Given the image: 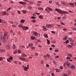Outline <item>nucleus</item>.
Returning a JSON list of instances; mask_svg holds the SVG:
<instances>
[{
    "label": "nucleus",
    "instance_id": "nucleus-11",
    "mask_svg": "<svg viewBox=\"0 0 76 76\" xmlns=\"http://www.w3.org/2000/svg\"><path fill=\"white\" fill-rule=\"evenodd\" d=\"M34 46V45L33 44H32V43H31L29 44L28 45V47H32Z\"/></svg>",
    "mask_w": 76,
    "mask_h": 76
},
{
    "label": "nucleus",
    "instance_id": "nucleus-21",
    "mask_svg": "<svg viewBox=\"0 0 76 76\" xmlns=\"http://www.w3.org/2000/svg\"><path fill=\"white\" fill-rule=\"evenodd\" d=\"M68 56L70 57H72V54H68Z\"/></svg>",
    "mask_w": 76,
    "mask_h": 76
},
{
    "label": "nucleus",
    "instance_id": "nucleus-59",
    "mask_svg": "<svg viewBox=\"0 0 76 76\" xmlns=\"http://www.w3.org/2000/svg\"><path fill=\"white\" fill-rule=\"evenodd\" d=\"M46 66L47 67H49V65L48 64H47L46 65Z\"/></svg>",
    "mask_w": 76,
    "mask_h": 76
},
{
    "label": "nucleus",
    "instance_id": "nucleus-32",
    "mask_svg": "<svg viewBox=\"0 0 76 76\" xmlns=\"http://www.w3.org/2000/svg\"><path fill=\"white\" fill-rule=\"evenodd\" d=\"M3 14L4 15H6V12H3Z\"/></svg>",
    "mask_w": 76,
    "mask_h": 76
},
{
    "label": "nucleus",
    "instance_id": "nucleus-4",
    "mask_svg": "<svg viewBox=\"0 0 76 76\" xmlns=\"http://www.w3.org/2000/svg\"><path fill=\"white\" fill-rule=\"evenodd\" d=\"M58 13H60V14H64V15H66V14H69V13L67 12H64L62 11L61 10H59V12H58Z\"/></svg>",
    "mask_w": 76,
    "mask_h": 76
},
{
    "label": "nucleus",
    "instance_id": "nucleus-10",
    "mask_svg": "<svg viewBox=\"0 0 76 76\" xmlns=\"http://www.w3.org/2000/svg\"><path fill=\"white\" fill-rule=\"evenodd\" d=\"M70 67L72 69H75V65H72V64H71L70 65Z\"/></svg>",
    "mask_w": 76,
    "mask_h": 76
},
{
    "label": "nucleus",
    "instance_id": "nucleus-43",
    "mask_svg": "<svg viewBox=\"0 0 76 76\" xmlns=\"http://www.w3.org/2000/svg\"><path fill=\"white\" fill-rule=\"evenodd\" d=\"M61 25H64V23L63 22H61Z\"/></svg>",
    "mask_w": 76,
    "mask_h": 76
},
{
    "label": "nucleus",
    "instance_id": "nucleus-6",
    "mask_svg": "<svg viewBox=\"0 0 76 76\" xmlns=\"http://www.w3.org/2000/svg\"><path fill=\"white\" fill-rule=\"evenodd\" d=\"M54 27V25L53 24H46V27L48 28H51Z\"/></svg>",
    "mask_w": 76,
    "mask_h": 76
},
{
    "label": "nucleus",
    "instance_id": "nucleus-51",
    "mask_svg": "<svg viewBox=\"0 0 76 76\" xmlns=\"http://www.w3.org/2000/svg\"><path fill=\"white\" fill-rule=\"evenodd\" d=\"M18 52L19 53H21V51H20V50H19L18 51Z\"/></svg>",
    "mask_w": 76,
    "mask_h": 76
},
{
    "label": "nucleus",
    "instance_id": "nucleus-14",
    "mask_svg": "<svg viewBox=\"0 0 76 76\" xmlns=\"http://www.w3.org/2000/svg\"><path fill=\"white\" fill-rule=\"evenodd\" d=\"M28 69H29V67L25 66L24 68V70L25 71H27V70H28Z\"/></svg>",
    "mask_w": 76,
    "mask_h": 76
},
{
    "label": "nucleus",
    "instance_id": "nucleus-5",
    "mask_svg": "<svg viewBox=\"0 0 76 76\" xmlns=\"http://www.w3.org/2000/svg\"><path fill=\"white\" fill-rule=\"evenodd\" d=\"M58 13H60V14H64V15H66V14H69V13L67 12H64L62 11L61 10H59V12H58Z\"/></svg>",
    "mask_w": 76,
    "mask_h": 76
},
{
    "label": "nucleus",
    "instance_id": "nucleus-16",
    "mask_svg": "<svg viewBox=\"0 0 76 76\" xmlns=\"http://www.w3.org/2000/svg\"><path fill=\"white\" fill-rule=\"evenodd\" d=\"M55 4L56 5H57V6H60V5L58 4V2H55Z\"/></svg>",
    "mask_w": 76,
    "mask_h": 76
},
{
    "label": "nucleus",
    "instance_id": "nucleus-36",
    "mask_svg": "<svg viewBox=\"0 0 76 76\" xmlns=\"http://www.w3.org/2000/svg\"><path fill=\"white\" fill-rule=\"evenodd\" d=\"M31 19H36V17L32 16L31 17Z\"/></svg>",
    "mask_w": 76,
    "mask_h": 76
},
{
    "label": "nucleus",
    "instance_id": "nucleus-8",
    "mask_svg": "<svg viewBox=\"0 0 76 76\" xmlns=\"http://www.w3.org/2000/svg\"><path fill=\"white\" fill-rule=\"evenodd\" d=\"M33 34L34 35H36V36H38V33L35 31L34 32Z\"/></svg>",
    "mask_w": 76,
    "mask_h": 76
},
{
    "label": "nucleus",
    "instance_id": "nucleus-31",
    "mask_svg": "<svg viewBox=\"0 0 76 76\" xmlns=\"http://www.w3.org/2000/svg\"><path fill=\"white\" fill-rule=\"evenodd\" d=\"M47 58H50V56L49 55H47Z\"/></svg>",
    "mask_w": 76,
    "mask_h": 76
},
{
    "label": "nucleus",
    "instance_id": "nucleus-34",
    "mask_svg": "<svg viewBox=\"0 0 76 76\" xmlns=\"http://www.w3.org/2000/svg\"><path fill=\"white\" fill-rule=\"evenodd\" d=\"M45 10L46 11H47L48 12V13H49V12H50V11H49V10H48V9L46 8L45 9Z\"/></svg>",
    "mask_w": 76,
    "mask_h": 76
},
{
    "label": "nucleus",
    "instance_id": "nucleus-26",
    "mask_svg": "<svg viewBox=\"0 0 76 76\" xmlns=\"http://www.w3.org/2000/svg\"><path fill=\"white\" fill-rule=\"evenodd\" d=\"M25 22V20H21V23H24V22Z\"/></svg>",
    "mask_w": 76,
    "mask_h": 76
},
{
    "label": "nucleus",
    "instance_id": "nucleus-35",
    "mask_svg": "<svg viewBox=\"0 0 76 76\" xmlns=\"http://www.w3.org/2000/svg\"><path fill=\"white\" fill-rule=\"evenodd\" d=\"M62 4L64 5V6H66V4H65V3L64 2H62Z\"/></svg>",
    "mask_w": 76,
    "mask_h": 76
},
{
    "label": "nucleus",
    "instance_id": "nucleus-62",
    "mask_svg": "<svg viewBox=\"0 0 76 76\" xmlns=\"http://www.w3.org/2000/svg\"><path fill=\"white\" fill-rule=\"evenodd\" d=\"M72 32H69V34H72Z\"/></svg>",
    "mask_w": 76,
    "mask_h": 76
},
{
    "label": "nucleus",
    "instance_id": "nucleus-39",
    "mask_svg": "<svg viewBox=\"0 0 76 76\" xmlns=\"http://www.w3.org/2000/svg\"><path fill=\"white\" fill-rule=\"evenodd\" d=\"M68 42H69V40H66V42H64V43H66L67 44Z\"/></svg>",
    "mask_w": 76,
    "mask_h": 76
},
{
    "label": "nucleus",
    "instance_id": "nucleus-1",
    "mask_svg": "<svg viewBox=\"0 0 76 76\" xmlns=\"http://www.w3.org/2000/svg\"><path fill=\"white\" fill-rule=\"evenodd\" d=\"M9 36L7 34V32L4 33V35H2L1 36V42H6Z\"/></svg>",
    "mask_w": 76,
    "mask_h": 76
},
{
    "label": "nucleus",
    "instance_id": "nucleus-57",
    "mask_svg": "<svg viewBox=\"0 0 76 76\" xmlns=\"http://www.w3.org/2000/svg\"><path fill=\"white\" fill-rule=\"evenodd\" d=\"M14 54H17V52L15 51L14 52Z\"/></svg>",
    "mask_w": 76,
    "mask_h": 76
},
{
    "label": "nucleus",
    "instance_id": "nucleus-25",
    "mask_svg": "<svg viewBox=\"0 0 76 76\" xmlns=\"http://www.w3.org/2000/svg\"><path fill=\"white\" fill-rule=\"evenodd\" d=\"M72 29L73 31H76V28H72Z\"/></svg>",
    "mask_w": 76,
    "mask_h": 76
},
{
    "label": "nucleus",
    "instance_id": "nucleus-13",
    "mask_svg": "<svg viewBox=\"0 0 76 76\" xmlns=\"http://www.w3.org/2000/svg\"><path fill=\"white\" fill-rule=\"evenodd\" d=\"M70 44L71 45H69V46L70 47H73V46H75V44H73V42H71Z\"/></svg>",
    "mask_w": 76,
    "mask_h": 76
},
{
    "label": "nucleus",
    "instance_id": "nucleus-54",
    "mask_svg": "<svg viewBox=\"0 0 76 76\" xmlns=\"http://www.w3.org/2000/svg\"><path fill=\"white\" fill-rule=\"evenodd\" d=\"M33 22H36V21H35V20H32Z\"/></svg>",
    "mask_w": 76,
    "mask_h": 76
},
{
    "label": "nucleus",
    "instance_id": "nucleus-53",
    "mask_svg": "<svg viewBox=\"0 0 76 76\" xmlns=\"http://www.w3.org/2000/svg\"><path fill=\"white\" fill-rule=\"evenodd\" d=\"M3 60V59L2 58L0 57V61H2Z\"/></svg>",
    "mask_w": 76,
    "mask_h": 76
},
{
    "label": "nucleus",
    "instance_id": "nucleus-22",
    "mask_svg": "<svg viewBox=\"0 0 76 76\" xmlns=\"http://www.w3.org/2000/svg\"><path fill=\"white\" fill-rule=\"evenodd\" d=\"M39 19H43V18H42V16L41 15H40L39 16Z\"/></svg>",
    "mask_w": 76,
    "mask_h": 76
},
{
    "label": "nucleus",
    "instance_id": "nucleus-7",
    "mask_svg": "<svg viewBox=\"0 0 76 76\" xmlns=\"http://www.w3.org/2000/svg\"><path fill=\"white\" fill-rule=\"evenodd\" d=\"M13 58L12 57L10 56L9 59H7V61H8V62H9V63H11V60H12Z\"/></svg>",
    "mask_w": 76,
    "mask_h": 76
},
{
    "label": "nucleus",
    "instance_id": "nucleus-37",
    "mask_svg": "<svg viewBox=\"0 0 76 76\" xmlns=\"http://www.w3.org/2000/svg\"><path fill=\"white\" fill-rule=\"evenodd\" d=\"M53 63L54 64H56V62L55 61H53Z\"/></svg>",
    "mask_w": 76,
    "mask_h": 76
},
{
    "label": "nucleus",
    "instance_id": "nucleus-48",
    "mask_svg": "<svg viewBox=\"0 0 76 76\" xmlns=\"http://www.w3.org/2000/svg\"><path fill=\"white\" fill-rule=\"evenodd\" d=\"M28 8L29 9H32V7H28Z\"/></svg>",
    "mask_w": 76,
    "mask_h": 76
},
{
    "label": "nucleus",
    "instance_id": "nucleus-28",
    "mask_svg": "<svg viewBox=\"0 0 76 76\" xmlns=\"http://www.w3.org/2000/svg\"><path fill=\"white\" fill-rule=\"evenodd\" d=\"M69 41L70 42H71V41H72V39L71 38H69Z\"/></svg>",
    "mask_w": 76,
    "mask_h": 76
},
{
    "label": "nucleus",
    "instance_id": "nucleus-50",
    "mask_svg": "<svg viewBox=\"0 0 76 76\" xmlns=\"http://www.w3.org/2000/svg\"><path fill=\"white\" fill-rule=\"evenodd\" d=\"M58 50H55V52H58Z\"/></svg>",
    "mask_w": 76,
    "mask_h": 76
},
{
    "label": "nucleus",
    "instance_id": "nucleus-38",
    "mask_svg": "<svg viewBox=\"0 0 76 76\" xmlns=\"http://www.w3.org/2000/svg\"><path fill=\"white\" fill-rule=\"evenodd\" d=\"M55 10H56V11H57V12H59V10L57 8H56L55 9Z\"/></svg>",
    "mask_w": 76,
    "mask_h": 76
},
{
    "label": "nucleus",
    "instance_id": "nucleus-61",
    "mask_svg": "<svg viewBox=\"0 0 76 76\" xmlns=\"http://www.w3.org/2000/svg\"><path fill=\"white\" fill-rule=\"evenodd\" d=\"M31 48H32V49H35V47H31Z\"/></svg>",
    "mask_w": 76,
    "mask_h": 76
},
{
    "label": "nucleus",
    "instance_id": "nucleus-3",
    "mask_svg": "<svg viewBox=\"0 0 76 76\" xmlns=\"http://www.w3.org/2000/svg\"><path fill=\"white\" fill-rule=\"evenodd\" d=\"M66 65H67V67L69 68L70 67V63L68 62H66L64 64V67H66Z\"/></svg>",
    "mask_w": 76,
    "mask_h": 76
},
{
    "label": "nucleus",
    "instance_id": "nucleus-45",
    "mask_svg": "<svg viewBox=\"0 0 76 76\" xmlns=\"http://www.w3.org/2000/svg\"><path fill=\"white\" fill-rule=\"evenodd\" d=\"M51 32L52 34H56V32L54 31H52Z\"/></svg>",
    "mask_w": 76,
    "mask_h": 76
},
{
    "label": "nucleus",
    "instance_id": "nucleus-63",
    "mask_svg": "<svg viewBox=\"0 0 76 76\" xmlns=\"http://www.w3.org/2000/svg\"><path fill=\"white\" fill-rule=\"evenodd\" d=\"M51 75H52V76H54V73H52Z\"/></svg>",
    "mask_w": 76,
    "mask_h": 76
},
{
    "label": "nucleus",
    "instance_id": "nucleus-42",
    "mask_svg": "<svg viewBox=\"0 0 76 76\" xmlns=\"http://www.w3.org/2000/svg\"><path fill=\"white\" fill-rule=\"evenodd\" d=\"M30 3L31 4H34V3L32 2H30Z\"/></svg>",
    "mask_w": 76,
    "mask_h": 76
},
{
    "label": "nucleus",
    "instance_id": "nucleus-33",
    "mask_svg": "<svg viewBox=\"0 0 76 76\" xmlns=\"http://www.w3.org/2000/svg\"><path fill=\"white\" fill-rule=\"evenodd\" d=\"M66 59H68V60H70L71 58L69 57H67L66 58Z\"/></svg>",
    "mask_w": 76,
    "mask_h": 76
},
{
    "label": "nucleus",
    "instance_id": "nucleus-49",
    "mask_svg": "<svg viewBox=\"0 0 76 76\" xmlns=\"http://www.w3.org/2000/svg\"><path fill=\"white\" fill-rule=\"evenodd\" d=\"M63 19H66V17H63Z\"/></svg>",
    "mask_w": 76,
    "mask_h": 76
},
{
    "label": "nucleus",
    "instance_id": "nucleus-23",
    "mask_svg": "<svg viewBox=\"0 0 76 76\" xmlns=\"http://www.w3.org/2000/svg\"><path fill=\"white\" fill-rule=\"evenodd\" d=\"M4 52V50H0V53H2Z\"/></svg>",
    "mask_w": 76,
    "mask_h": 76
},
{
    "label": "nucleus",
    "instance_id": "nucleus-9",
    "mask_svg": "<svg viewBox=\"0 0 76 76\" xmlns=\"http://www.w3.org/2000/svg\"><path fill=\"white\" fill-rule=\"evenodd\" d=\"M5 48H6V49H7V50H9V49H10V46L7 45L5 46Z\"/></svg>",
    "mask_w": 76,
    "mask_h": 76
},
{
    "label": "nucleus",
    "instance_id": "nucleus-58",
    "mask_svg": "<svg viewBox=\"0 0 76 76\" xmlns=\"http://www.w3.org/2000/svg\"><path fill=\"white\" fill-rule=\"evenodd\" d=\"M51 46L53 47H56V46H55V45H51Z\"/></svg>",
    "mask_w": 76,
    "mask_h": 76
},
{
    "label": "nucleus",
    "instance_id": "nucleus-18",
    "mask_svg": "<svg viewBox=\"0 0 76 76\" xmlns=\"http://www.w3.org/2000/svg\"><path fill=\"white\" fill-rule=\"evenodd\" d=\"M22 56L23 57H26V55L24 53H23L21 54Z\"/></svg>",
    "mask_w": 76,
    "mask_h": 76
},
{
    "label": "nucleus",
    "instance_id": "nucleus-60",
    "mask_svg": "<svg viewBox=\"0 0 76 76\" xmlns=\"http://www.w3.org/2000/svg\"><path fill=\"white\" fill-rule=\"evenodd\" d=\"M49 2L50 3H52V1H49Z\"/></svg>",
    "mask_w": 76,
    "mask_h": 76
},
{
    "label": "nucleus",
    "instance_id": "nucleus-20",
    "mask_svg": "<svg viewBox=\"0 0 76 76\" xmlns=\"http://www.w3.org/2000/svg\"><path fill=\"white\" fill-rule=\"evenodd\" d=\"M31 39L34 40V39H35V38L34 37L31 36Z\"/></svg>",
    "mask_w": 76,
    "mask_h": 76
},
{
    "label": "nucleus",
    "instance_id": "nucleus-19",
    "mask_svg": "<svg viewBox=\"0 0 76 76\" xmlns=\"http://www.w3.org/2000/svg\"><path fill=\"white\" fill-rule=\"evenodd\" d=\"M22 12L24 13V14H26V12L25 10H23L22 11Z\"/></svg>",
    "mask_w": 76,
    "mask_h": 76
},
{
    "label": "nucleus",
    "instance_id": "nucleus-17",
    "mask_svg": "<svg viewBox=\"0 0 76 76\" xmlns=\"http://www.w3.org/2000/svg\"><path fill=\"white\" fill-rule=\"evenodd\" d=\"M69 4L71 6H74V4L73 3H69Z\"/></svg>",
    "mask_w": 76,
    "mask_h": 76
},
{
    "label": "nucleus",
    "instance_id": "nucleus-40",
    "mask_svg": "<svg viewBox=\"0 0 76 76\" xmlns=\"http://www.w3.org/2000/svg\"><path fill=\"white\" fill-rule=\"evenodd\" d=\"M47 30H48L47 29V28H44L43 29V31H47Z\"/></svg>",
    "mask_w": 76,
    "mask_h": 76
},
{
    "label": "nucleus",
    "instance_id": "nucleus-56",
    "mask_svg": "<svg viewBox=\"0 0 76 76\" xmlns=\"http://www.w3.org/2000/svg\"><path fill=\"white\" fill-rule=\"evenodd\" d=\"M12 27H13L14 28H15V27H16V26H14V25H12Z\"/></svg>",
    "mask_w": 76,
    "mask_h": 76
},
{
    "label": "nucleus",
    "instance_id": "nucleus-41",
    "mask_svg": "<svg viewBox=\"0 0 76 76\" xmlns=\"http://www.w3.org/2000/svg\"><path fill=\"white\" fill-rule=\"evenodd\" d=\"M45 38H47L48 37V34H46L45 36Z\"/></svg>",
    "mask_w": 76,
    "mask_h": 76
},
{
    "label": "nucleus",
    "instance_id": "nucleus-64",
    "mask_svg": "<svg viewBox=\"0 0 76 76\" xmlns=\"http://www.w3.org/2000/svg\"><path fill=\"white\" fill-rule=\"evenodd\" d=\"M67 29L66 28H64L63 29V31H67Z\"/></svg>",
    "mask_w": 76,
    "mask_h": 76
},
{
    "label": "nucleus",
    "instance_id": "nucleus-2",
    "mask_svg": "<svg viewBox=\"0 0 76 76\" xmlns=\"http://www.w3.org/2000/svg\"><path fill=\"white\" fill-rule=\"evenodd\" d=\"M19 26L20 28H22L24 30H27V29H28V27L25 26H23V25H19Z\"/></svg>",
    "mask_w": 76,
    "mask_h": 76
},
{
    "label": "nucleus",
    "instance_id": "nucleus-29",
    "mask_svg": "<svg viewBox=\"0 0 76 76\" xmlns=\"http://www.w3.org/2000/svg\"><path fill=\"white\" fill-rule=\"evenodd\" d=\"M13 49H15L16 48V46H15V44H14L13 45Z\"/></svg>",
    "mask_w": 76,
    "mask_h": 76
},
{
    "label": "nucleus",
    "instance_id": "nucleus-44",
    "mask_svg": "<svg viewBox=\"0 0 76 76\" xmlns=\"http://www.w3.org/2000/svg\"><path fill=\"white\" fill-rule=\"evenodd\" d=\"M59 57V56H55V58H58Z\"/></svg>",
    "mask_w": 76,
    "mask_h": 76
},
{
    "label": "nucleus",
    "instance_id": "nucleus-24",
    "mask_svg": "<svg viewBox=\"0 0 76 76\" xmlns=\"http://www.w3.org/2000/svg\"><path fill=\"white\" fill-rule=\"evenodd\" d=\"M47 41L48 44H50V40H48V39H47Z\"/></svg>",
    "mask_w": 76,
    "mask_h": 76
},
{
    "label": "nucleus",
    "instance_id": "nucleus-52",
    "mask_svg": "<svg viewBox=\"0 0 76 76\" xmlns=\"http://www.w3.org/2000/svg\"><path fill=\"white\" fill-rule=\"evenodd\" d=\"M19 59L20 60H22V58L20 57H19Z\"/></svg>",
    "mask_w": 76,
    "mask_h": 76
},
{
    "label": "nucleus",
    "instance_id": "nucleus-15",
    "mask_svg": "<svg viewBox=\"0 0 76 76\" xmlns=\"http://www.w3.org/2000/svg\"><path fill=\"white\" fill-rule=\"evenodd\" d=\"M38 9L39 10H43V8H42L39 7L38 8Z\"/></svg>",
    "mask_w": 76,
    "mask_h": 76
},
{
    "label": "nucleus",
    "instance_id": "nucleus-46",
    "mask_svg": "<svg viewBox=\"0 0 76 76\" xmlns=\"http://www.w3.org/2000/svg\"><path fill=\"white\" fill-rule=\"evenodd\" d=\"M22 60H23V61H25V58H22Z\"/></svg>",
    "mask_w": 76,
    "mask_h": 76
},
{
    "label": "nucleus",
    "instance_id": "nucleus-47",
    "mask_svg": "<svg viewBox=\"0 0 76 76\" xmlns=\"http://www.w3.org/2000/svg\"><path fill=\"white\" fill-rule=\"evenodd\" d=\"M60 69H63V67L62 66H61L60 67Z\"/></svg>",
    "mask_w": 76,
    "mask_h": 76
},
{
    "label": "nucleus",
    "instance_id": "nucleus-30",
    "mask_svg": "<svg viewBox=\"0 0 76 76\" xmlns=\"http://www.w3.org/2000/svg\"><path fill=\"white\" fill-rule=\"evenodd\" d=\"M11 10V8H10V7L7 9V11L8 12V11H9V10Z\"/></svg>",
    "mask_w": 76,
    "mask_h": 76
},
{
    "label": "nucleus",
    "instance_id": "nucleus-12",
    "mask_svg": "<svg viewBox=\"0 0 76 76\" xmlns=\"http://www.w3.org/2000/svg\"><path fill=\"white\" fill-rule=\"evenodd\" d=\"M19 3L20 4H24L25 5L26 4V2H22V1H20Z\"/></svg>",
    "mask_w": 76,
    "mask_h": 76
},
{
    "label": "nucleus",
    "instance_id": "nucleus-27",
    "mask_svg": "<svg viewBox=\"0 0 76 76\" xmlns=\"http://www.w3.org/2000/svg\"><path fill=\"white\" fill-rule=\"evenodd\" d=\"M48 9L49 10V11H53V10L51 9V8H48Z\"/></svg>",
    "mask_w": 76,
    "mask_h": 76
},
{
    "label": "nucleus",
    "instance_id": "nucleus-55",
    "mask_svg": "<svg viewBox=\"0 0 76 76\" xmlns=\"http://www.w3.org/2000/svg\"><path fill=\"white\" fill-rule=\"evenodd\" d=\"M67 37H65L64 38V39H65V40L66 39H67Z\"/></svg>",
    "mask_w": 76,
    "mask_h": 76
}]
</instances>
